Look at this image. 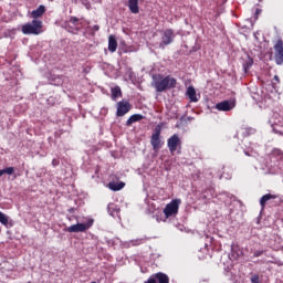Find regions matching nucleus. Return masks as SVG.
<instances>
[{"label": "nucleus", "mask_w": 283, "mask_h": 283, "mask_svg": "<svg viewBox=\"0 0 283 283\" xmlns=\"http://www.w3.org/2000/svg\"><path fill=\"white\" fill-rule=\"evenodd\" d=\"M153 87L156 90V92L163 93L167 92V90H175V87L178 85V80L171 75H153Z\"/></svg>", "instance_id": "nucleus-1"}, {"label": "nucleus", "mask_w": 283, "mask_h": 283, "mask_svg": "<svg viewBox=\"0 0 283 283\" xmlns=\"http://www.w3.org/2000/svg\"><path fill=\"white\" fill-rule=\"evenodd\" d=\"M21 30L24 34H34L36 36L43 32V21L32 20L31 23L23 24Z\"/></svg>", "instance_id": "nucleus-2"}, {"label": "nucleus", "mask_w": 283, "mask_h": 283, "mask_svg": "<svg viewBox=\"0 0 283 283\" xmlns=\"http://www.w3.org/2000/svg\"><path fill=\"white\" fill-rule=\"evenodd\" d=\"M94 224V219H90L86 223H76L69 228H66L64 231L67 233H85L88 229H92Z\"/></svg>", "instance_id": "nucleus-3"}, {"label": "nucleus", "mask_w": 283, "mask_h": 283, "mask_svg": "<svg viewBox=\"0 0 283 283\" xmlns=\"http://www.w3.org/2000/svg\"><path fill=\"white\" fill-rule=\"evenodd\" d=\"M180 199H174L171 202L167 203L164 208V216L166 218H171V216H178V210L180 209Z\"/></svg>", "instance_id": "nucleus-4"}, {"label": "nucleus", "mask_w": 283, "mask_h": 283, "mask_svg": "<svg viewBox=\"0 0 283 283\" xmlns=\"http://www.w3.org/2000/svg\"><path fill=\"white\" fill-rule=\"evenodd\" d=\"M174 39H176V33L171 29H166L161 34V42L159 43V48L165 50L167 45H171L174 43Z\"/></svg>", "instance_id": "nucleus-5"}, {"label": "nucleus", "mask_w": 283, "mask_h": 283, "mask_svg": "<svg viewBox=\"0 0 283 283\" xmlns=\"http://www.w3.org/2000/svg\"><path fill=\"white\" fill-rule=\"evenodd\" d=\"M274 61L276 65H283V41L279 39L273 45Z\"/></svg>", "instance_id": "nucleus-6"}, {"label": "nucleus", "mask_w": 283, "mask_h": 283, "mask_svg": "<svg viewBox=\"0 0 283 283\" xmlns=\"http://www.w3.org/2000/svg\"><path fill=\"white\" fill-rule=\"evenodd\" d=\"M130 111H132V104L129 103V101L123 99L117 103L116 116L123 117L125 116V114H129Z\"/></svg>", "instance_id": "nucleus-7"}, {"label": "nucleus", "mask_w": 283, "mask_h": 283, "mask_svg": "<svg viewBox=\"0 0 283 283\" xmlns=\"http://www.w3.org/2000/svg\"><path fill=\"white\" fill-rule=\"evenodd\" d=\"M180 145H182V142L180 140V137L175 134L170 138H168L167 147L170 151V154H174L178 150V147L180 149Z\"/></svg>", "instance_id": "nucleus-8"}, {"label": "nucleus", "mask_w": 283, "mask_h": 283, "mask_svg": "<svg viewBox=\"0 0 283 283\" xmlns=\"http://www.w3.org/2000/svg\"><path fill=\"white\" fill-rule=\"evenodd\" d=\"M163 132V128L160 125L156 126L151 137H150V145L153 146V149H160V134Z\"/></svg>", "instance_id": "nucleus-9"}, {"label": "nucleus", "mask_w": 283, "mask_h": 283, "mask_svg": "<svg viewBox=\"0 0 283 283\" xmlns=\"http://www.w3.org/2000/svg\"><path fill=\"white\" fill-rule=\"evenodd\" d=\"M233 107H235V104L234 103H231L229 101H223L221 103H218L216 105V108L219 111V112H231V109H233Z\"/></svg>", "instance_id": "nucleus-10"}, {"label": "nucleus", "mask_w": 283, "mask_h": 283, "mask_svg": "<svg viewBox=\"0 0 283 283\" xmlns=\"http://www.w3.org/2000/svg\"><path fill=\"white\" fill-rule=\"evenodd\" d=\"M269 200H277V195H271V193L263 195L260 199V206L262 209L266 207V202H269Z\"/></svg>", "instance_id": "nucleus-11"}, {"label": "nucleus", "mask_w": 283, "mask_h": 283, "mask_svg": "<svg viewBox=\"0 0 283 283\" xmlns=\"http://www.w3.org/2000/svg\"><path fill=\"white\" fill-rule=\"evenodd\" d=\"M186 96H188L190 103H198V96L196 94V88L193 86H189L187 88Z\"/></svg>", "instance_id": "nucleus-12"}, {"label": "nucleus", "mask_w": 283, "mask_h": 283, "mask_svg": "<svg viewBox=\"0 0 283 283\" xmlns=\"http://www.w3.org/2000/svg\"><path fill=\"white\" fill-rule=\"evenodd\" d=\"M143 118H145V116H143L142 114H134V115H132L126 120V127H132V125H134V123H139V120H143Z\"/></svg>", "instance_id": "nucleus-13"}, {"label": "nucleus", "mask_w": 283, "mask_h": 283, "mask_svg": "<svg viewBox=\"0 0 283 283\" xmlns=\"http://www.w3.org/2000/svg\"><path fill=\"white\" fill-rule=\"evenodd\" d=\"M45 14V6L41 4L38 9L33 10L31 12V17L36 20Z\"/></svg>", "instance_id": "nucleus-14"}, {"label": "nucleus", "mask_w": 283, "mask_h": 283, "mask_svg": "<svg viewBox=\"0 0 283 283\" xmlns=\"http://www.w3.org/2000/svg\"><path fill=\"white\" fill-rule=\"evenodd\" d=\"M108 50L111 52H116V50H118V41H116V35H109V38H108Z\"/></svg>", "instance_id": "nucleus-15"}, {"label": "nucleus", "mask_w": 283, "mask_h": 283, "mask_svg": "<svg viewBox=\"0 0 283 283\" xmlns=\"http://www.w3.org/2000/svg\"><path fill=\"white\" fill-rule=\"evenodd\" d=\"M123 97V91L120 90V86H115L111 88V98L112 101H117V98Z\"/></svg>", "instance_id": "nucleus-16"}, {"label": "nucleus", "mask_w": 283, "mask_h": 283, "mask_svg": "<svg viewBox=\"0 0 283 283\" xmlns=\"http://www.w3.org/2000/svg\"><path fill=\"white\" fill-rule=\"evenodd\" d=\"M128 9L133 14H138L140 8L138 7V0H128Z\"/></svg>", "instance_id": "nucleus-17"}, {"label": "nucleus", "mask_w": 283, "mask_h": 283, "mask_svg": "<svg viewBox=\"0 0 283 283\" xmlns=\"http://www.w3.org/2000/svg\"><path fill=\"white\" fill-rule=\"evenodd\" d=\"M125 188V182L119 181V182H109L108 184V189H111V191H120V189Z\"/></svg>", "instance_id": "nucleus-18"}, {"label": "nucleus", "mask_w": 283, "mask_h": 283, "mask_svg": "<svg viewBox=\"0 0 283 283\" xmlns=\"http://www.w3.org/2000/svg\"><path fill=\"white\" fill-rule=\"evenodd\" d=\"M155 280L157 281V283H169V276L163 272L156 273Z\"/></svg>", "instance_id": "nucleus-19"}, {"label": "nucleus", "mask_w": 283, "mask_h": 283, "mask_svg": "<svg viewBox=\"0 0 283 283\" xmlns=\"http://www.w3.org/2000/svg\"><path fill=\"white\" fill-rule=\"evenodd\" d=\"M230 255H231L232 260H239L240 258H242L243 252H242V250H240V248H233L231 250Z\"/></svg>", "instance_id": "nucleus-20"}, {"label": "nucleus", "mask_w": 283, "mask_h": 283, "mask_svg": "<svg viewBox=\"0 0 283 283\" xmlns=\"http://www.w3.org/2000/svg\"><path fill=\"white\" fill-rule=\"evenodd\" d=\"M7 174L8 176H12L14 174V167H7L4 169H0V178Z\"/></svg>", "instance_id": "nucleus-21"}, {"label": "nucleus", "mask_w": 283, "mask_h": 283, "mask_svg": "<svg viewBox=\"0 0 283 283\" xmlns=\"http://www.w3.org/2000/svg\"><path fill=\"white\" fill-rule=\"evenodd\" d=\"M272 156H273L274 158H281V160H283V151H282V149L274 148V149L272 150Z\"/></svg>", "instance_id": "nucleus-22"}, {"label": "nucleus", "mask_w": 283, "mask_h": 283, "mask_svg": "<svg viewBox=\"0 0 283 283\" xmlns=\"http://www.w3.org/2000/svg\"><path fill=\"white\" fill-rule=\"evenodd\" d=\"M144 243H145V239H136L130 241L132 247H140V244H144Z\"/></svg>", "instance_id": "nucleus-23"}, {"label": "nucleus", "mask_w": 283, "mask_h": 283, "mask_svg": "<svg viewBox=\"0 0 283 283\" xmlns=\"http://www.w3.org/2000/svg\"><path fill=\"white\" fill-rule=\"evenodd\" d=\"M0 222L4 227L8 226V217L3 212H1V211H0Z\"/></svg>", "instance_id": "nucleus-24"}, {"label": "nucleus", "mask_w": 283, "mask_h": 283, "mask_svg": "<svg viewBox=\"0 0 283 283\" xmlns=\"http://www.w3.org/2000/svg\"><path fill=\"white\" fill-rule=\"evenodd\" d=\"M69 23H72V25H78V18L71 17Z\"/></svg>", "instance_id": "nucleus-25"}, {"label": "nucleus", "mask_w": 283, "mask_h": 283, "mask_svg": "<svg viewBox=\"0 0 283 283\" xmlns=\"http://www.w3.org/2000/svg\"><path fill=\"white\" fill-rule=\"evenodd\" d=\"M251 282L252 283H260V275H258V274L252 275Z\"/></svg>", "instance_id": "nucleus-26"}, {"label": "nucleus", "mask_w": 283, "mask_h": 283, "mask_svg": "<svg viewBox=\"0 0 283 283\" xmlns=\"http://www.w3.org/2000/svg\"><path fill=\"white\" fill-rule=\"evenodd\" d=\"M145 283H157L156 274L151 275Z\"/></svg>", "instance_id": "nucleus-27"}, {"label": "nucleus", "mask_w": 283, "mask_h": 283, "mask_svg": "<svg viewBox=\"0 0 283 283\" xmlns=\"http://www.w3.org/2000/svg\"><path fill=\"white\" fill-rule=\"evenodd\" d=\"M59 165H61V160H59V159H53L52 160V166L53 167H59Z\"/></svg>", "instance_id": "nucleus-28"}, {"label": "nucleus", "mask_w": 283, "mask_h": 283, "mask_svg": "<svg viewBox=\"0 0 283 283\" xmlns=\"http://www.w3.org/2000/svg\"><path fill=\"white\" fill-rule=\"evenodd\" d=\"M263 254H264V251H255L254 254H253V256H254V258H260V256L263 255Z\"/></svg>", "instance_id": "nucleus-29"}, {"label": "nucleus", "mask_w": 283, "mask_h": 283, "mask_svg": "<svg viewBox=\"0 0 283 283\" xmlns=\"http://www.w3.org/2000/svg\"><path fill=\"white\" fill-rule=\"evenodd\" d=\"M274 81H275V82H273V85L280 84V76L274 75Z\"/></svg>", "instance_id": "nucleus-30"}, {"label": "nucleus", "mask_w": 283, "mask_h": 283, "mask_svg": "<svg viewBox=\"0 0 283 283\" xmlns=\"http://www.w3.org/2000/svg\"><path fill=\"white\" fill-rule=\"evenodd\" d=\"M65 28H66V30H69V32H74V29L70 28V23H66Z\"/></svg>", "instance_id": "nucleus-31"}, {"label": "nucleus", "mask_w": 283, "mask_h": 283, "mask_svg": "<svg viewBox=\"0 0 283 283\" xmlns=\"http://www.w3.org/2000/svg\"><path fill=\"white\" fill-rule=\"evenodd\" d=\"M261 13H262V9H256V10H255L256 17H258V14H261Z\"/></svg>", "instance_id": "nucleus-32"}, {"label": "nucleus", "mask_w": 283, "mask_h": 283, "mask_svg": "<svg viewBox=\"0 0 283 283\" xmlns=\"http://www.w3.org/2000/svg\"><path fill=\"white\" fill-rule=\"evenodd\" d=\"M19 176H21V174H20V172H18V174L13 175V178H14V179H17V178H19Z\"/></svg>", "instance_id": "nucleus-33"}, {"label": "nucleus", "mask_w": 283, "mask_h": 283, "mask_svg": "<svg viewBox=\"0 0 283 283\" xmlns=\"http://www.w3.org/2000/svg\"><path fill=\"white\" fill-rule=\"evenodd\" d=\"M95 30H98V25H95Z\"/></svg>", "instance_id": "nucleus-34"}]
</instances>
